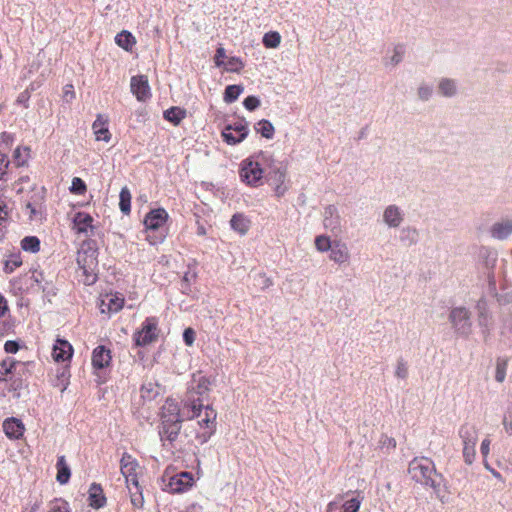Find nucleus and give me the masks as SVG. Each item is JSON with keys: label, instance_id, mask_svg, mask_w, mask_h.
Segmentation results:
<instances>
[{"label": "nucleus", "instance_id": "nucleus-1", "mask_svg": "<svg viewBox=\"0 0 512 512\" xmlns=\"http://www.w3.org/2000/svg\"><path fill=\"white\" fill-rule=\"evenodd\" d=\"M210 385L211 381L209 378L201 375L200 372L194 373L181 400V404L188 407L191 412L198 413V417H200L204 408V399L209 395Z\"/></svg>", "mask_w": 512, "mask_h": 512}, {"label": "nucleus", "instance_id": "nucleus-2", "mask_svg": "<svg viewBox=\"0 0 512 512\" xmlns=\"http://www.w3.org/2000/svg\"><path fill=\"white\" fill-rule=\"evenodd\" d=\"M408 472L414 481L435 491L439 490L444 481L442 474L436 471L433 461L426 457L414 458L409 463Z\"/></svg>", "mask_w": 512, "mask_h": 512}, {"label": "nucleus", "instance_id": "nucleus-3", "mask_svg": "<svg viewBox=\"0 0 512 512\" xmlns=\"http://www.w3.org/2000/svg\"><path fill=\"white\" fill-rule=\"evenodd\" d=\"M98 248L95 240H84L77 254V264L83 272V282L92 285L97 280Z\"/></svg>", "mask_w": 512, "mask_h": 512}, {"label": "nucleus", "instance_id": "nucleus-4", "mask_svg": "<svg viewBox=\"0 0 512 512\" xmlns=\"http://www.w3.org/2000/svg\"><path fill=\"white\" fill-rule=\"evenodd\" d=\"M448 320L451 324L456 336L467 339L472 333V313L465 306H457L451 308L448 315Z\"/></svg>", "mask_w": 512, "mask_h": 512}, {"label": "nucleus", "instance_id": "nucleus-5", "mask_svg": "<svg viewBox=\"0 0 512 512\" xmlns=\"http://www.w3.org/2000/svg\"><path fill=\"white\" fill-rule=\"evenodd\" d=\"M179 403L173 399L168 397L165 400V403L161 407L160 425H164L169 422H184L185 420H192L194 418H198V413L191 412L188 407Z\"/></svg>", "mask_w": 512, "mask_h": 512}, {"label": "nucleus", "instance_id": "nucleus-6", "mask_svg": "<svg viewBox=\"0 0 512 512\" xmlns=\"http://www.w3.org/2000/svg\"><path fill=\"white\" fill-rule=\"evenodd\" d=\"M167 220L168 213L164 208L152 209L146 214L143 221L146 230L157 233L156 235L149 234L147 236L151 244L155 245L164 241L166 234L162 231V228Z\"/></svg>", "mask_w": 512, "mask_h": 512}, {"label": "nucleus", "instance_id": "nucleus-7", "mask_svg": "<svg viewBox=\"0 0 512 512\" xmlns=\"http://www.w3.org/2000/svg\"><path fill=\"white\" fill-rule=\"evenodd\" d=\"M496 300L502 307L500 335L512 339V292L496 294Z\"/></svg>", "mask_w": 512, "mask_h": 512}, {"label": "nucleus", "instance_id": "nucleus-8", "mask_svg": "<svg viewBox=\"0 0 512 512\" xmlns=\"http://www.w3.org/2000/svg\"><path fill=\"white\" fill-rule=\"evenodd\" d=\"M266 178L269 185L273 186L277 197L285 194L287 191V187L284 184L286 180V167L282 163L271 164Z\"/></svg>", "mask_w": 512, "mask_h": 512}, {"label": "nucleus", "instance_id": "nucleus-9", "mask_svg": "<svg viewBox=\"0 0 512 512\" xmlns=\"http://www.w3.org/2000/svg\"><path fill=\"white\" fill-rule=\"evenodd\" d=\"M157 324L156 318H147L142 325V329L134 335L135 344L143 347L154 342L158 337Z\"/></svg>", "mask_w": 512, "mask_h": 512}, {"label": "nucleus", "instance_id": "nucleus-10", "mask_svg": "<svg viewBox=\"0 0 512 512\" xmlns=\"http://www.w3.org/2000/svg\"><path fill=\"white\" fill-rule=\"evenodd\" d=\"M263 169L258 162L244 160L240 169L241 180L250 186H258L263 178Z\"/></svg>", "mask_w": 512, "mask_h": 512}, {"label": "nucleus", "instance_id": "nucleus-11", "mask_svg": "<svg viewBox=\"0 0 512 512\" xmlns=\"http://www.w3.org/2000/svg\"><path fill=\"white\" fill-rule=\"evenodd\" d=\"M248 135L247 122L227 124L222 130V137L228 145H236L242 142Z\"/></svg>", "mask_w": 512, "mask_h": 512}, {"label": "nucleus", "instance_id": "nucleus-12", "mask_svg": "<svg viewBox=\"0 0 512 512\" xmlns=\"http://www.w3.org/2000/svg\"><path fill=\"white\" fill-rule=\"evenodd\" d=\"M478 315V325L482 329L484 341H487L491 333L492 314L489 311L488 303L485 297H481L476 303Z\"/></svg>", "mask_w": 512, "mask_h": 512}, {"label": "nucleus", "instance_id": "nucleus-13", "mask_svg": "<svg viewBox=\"0 0 512 512\" xmlns=\"http://www.w3.org/2000/svg\"><path fill=\"white\" fill-rule=\"evenodd\" d=\"M131 92L138 101L145 102L151 97V90L146 75H136L130 81Z\"/></svg>", "mask_w": 512, "mask_h": 512}, {"label": "nucleus", "instance_id": "nucleus-14", "mask_svg": "<svg viewBox=\"0 0 512 512\" xmlns=\"http://www.w3.org/2000/svg\"><path fill=\"white\" fill-rule=\"evenodd\" d=\"M489 234L493 239L507 240L512 235V218L502 217L494 222L489 229Z\"/></svg>", "mask_w": 512, "mask_h": 512}, {"label": "nucleus", "instance_id": "nucleus-15", "mask_svg": "<svg viewBox=\"0 0 512 512\" xmlns=\"http://www.w3.org/2000/svg\"><path fill=\"white\" fill-rule=\"evenodd\" d=\"M194 477L191 472H180L169 479L168 487L173 493H182L192 487Z\"/></svg>", "mask_w": 512, "mask_h": 512}, {"label": "nucleus", "instance_id": "nucleus-16", "mask_svg": "<svg viewBox=\"0 0 512 512\" xmlns=\"http://www.w3.org/2000/svg\"><path fill=\"white\" fill-rule=\"evenodd\" d=\"M24 362L18 361L13 357L7 356L0 361V383L9 381V376L22 372Z\"/></svg>", "mask_w": 512, "mask_h": 512}, {"label": "nucleus", "instance_id": "nucleus-17", "mask_svg": "<svg viewBox=\"0 0 512 512\" xmlns=\"http://www.w3.org/2000/svg\"><path fill=\"white\" fill-rule=\"evenodd\" d=\"M403 210L395 204L388 205L383 211V222L389 228H398L404 221Z\"/></svg>", "mask_w": 512, "mask_h": 512}, {"label": "nucleus", "instance_id": "nucleus-18", "mask_svg": "<svg viewBox=\"0 0 512 512\" xmlns=\"http://www.w3.org/2000/svg\"><path fill=\"white\" fill-rule=\"evenodd\" d=\"M323 225L331 232L338 233L341 229V217L335 205H328L323 212Z\"/></svg>", "mask_w": 512, "mask_h": 512}, {"label": "nucleus", "instance_id": "nucleus-19", "mask_svg": "<svg viewBox=\"0 0 512 512\" xmlns=\"http://www.w3.org/2000/svg\"><path fill=\"white\" fill-rule=\"evenodd\" d=\"M28 363L24 362L22 372L9 376L8 391L14 393V397H20V391L27 386Z\"/></svg>", "mask_w": 512, "mask_h": 512}, {"label": "nucleus", "instance_id": "nucleus-20", "mask_svg": "<svg viewBox=\"0 0 512 512\" xmlns=\"http://www.w3.org/2000/svg\"><path fill=\"white\" fill-rule=\"evenodd\" d=\"M73 355L72 345L64 339L58 338L53 345L52 357L56 362L70 360Z\"/></svg>", "mask_w": 512, "mask_h": 512}, {"label": "nucleus", "instance_id": "nucleus-21", "mask_svg": "<svg viewBox=\"0 0 512 512\" xmlns=\"http://www.w3.org/2000/svg\"><path fill=\"white\" fill-rule=\"evenodd\" d=\"M181 424L182 422H169L164 425H160L159 435L164 446L166 445V441L170 445H173L177 440L181 431Z\"/></svg>", "mask_w": 512, "mask_h": 512}, {"label": "nucleus", "instance_id": "nucleus-22", "mask_svg": "<svg viewBox=\"0 0 512 512\" xmlns=\"http://www.w3.org/2000/svg\"><path fill=\"white\" fill-rule=\"evenodd\" d=\"M111 351L104 345L97 346L92 353V365L95 369H103L110 365Z\"/></svg>", "mask_w": 512, "mask_h": 512}, {"label": "nucleus", "instance_id": "nucleus-23", "mask_svg": "<svg viewBox=\"0 0 512 512\" xmlns=\"http://www.w3.org/2000/svg\"><path fill=\"white\" fill-rule=\"evenodd\" d=\"M92 222L93 217L86 212H77L73 217V224L77 233L87 234L88 231H91L93 234L94 226Z\"/></svg>", "mask_w": 512, "mask_h": 512}, {"label": "nucleus", "instance_id": "nucleus-24", "mask_svg": "<svg viewBox=\"0 0 512 512\" xmlns=\"http://www.w3.org/2000/svg\"><path fill=\"white\" fill-rule=\"evenodd\" d=\"M3 430L8 438L18 439L24 433V425L21 420L12 417L4 421Z\"/></svg>", "mask_w": 512, "mask_h": 512}, {"label": "nucleus", "instance_id": "nucleus-25", "mask_svg": "<svg viewBox=\"0 0 512 512\" xmlns=\"http://www.w3.org/2000/svg\"><path fill=\"white\" fill-rule=\"evenodd\" d=\"M90 506L99 509L106 504V497L100 484L92 483L89 488Z\"/></svg>", "mask_w": 512, "mask_h": 512}, {"label": "nucleus", "instance_id": "nucleus-26", "mask_svg": "<svg viewBox=\"0 0 512 512\" xmlns=\"http://www.w3.org/2000/svg\"><path fill=\"white\" fill-rule=\"evenodd\" d=\"M438 92L446 98H452L458 93L457 82L451 78H441L438 82Z\"/></svg>", "mask_w": 512, "mask_h": 512}, {"label": "nucleus", "instance_id": "nucleus-27", "mask_svg": "<svg viewBox=\"0 0 512 512\" xmlns=\"http://www.w3.org/2000/svg\"><path fill=\"white\" fill-rule=\"evenodd\" d=\"M350 255L345 244L334 243L330 249L329 258L335 263L342 264L348 261Z\"/></svg>", "mask_w": 512, "mask_h": 512}, {"label": "nucleus", "instance_id": "nucleus-28", "mask_svg": "<svg viewBox=\"0 0 512 512\" xmlns=\"http://www.w3.org/2000/svg\"><path fill=\"white\" fill-rule=\"evenodd\" d=\"M418 238V230L414 227L406 226L400 230L399 240L404 246L410 247L416 245Z\"/></svg>", "mask_w": 512, "mask_h": 512}, {"label": "nucleus", "instance_id": "nucleus-29", "mask_svg": "<svg viewBox=\"0 0 512 512\" xmlns=\"http://www.w3.org/2000/svg\"><path fill=\"white\" fill-rule=\"evenodd\" d=\"M479 258L488 272H493L497 262V252L487 247H481L479 250Z\"/></svg>", "mask_w": 512, "mask_h": 512}, {"label": "nucleus", "instance_id": "nucleus-30", "mask_svg": "<svg viewBox=\"0 0 512 512\" xmlns=\"http://www.w3.org/2000/svg\"><path fill=\"white\" fill-rule=\"evenodd\" d=\"M205 416L203 419L197 422V425L200 428L206 429H215L216 430V418L217 412L213 409L210 404L204 405Z\"/></svg>", "mask_w": 512, "mask_h": 512}, {"label": "nucleus", "instance_id": "nucleus-31", "mask_svg": "<svg viewBox=\"0 0 512 512\" xmlns=\"http://www.w3.org/2000/svg\"><path fill=\"white\" fill-rule=\"evenodd\" d=\"M57 468V476L56 480L64 485L69 482L70 476H71V470L69 465L66 462L65 456H59L56 463Z\"/></svg>", "mask_w": 512, "mask_h": 512}, {"label": "nucleus", "instance_id": "nucleus-32", "mask_svg": "<svg viewBox=\"0 0 512 512\" xmlns=\"http://www.w3.org/2000/svg\"><path fill=\"white\" fill-rule=\"evenodd\" d=\"M250 223V220L241 213L234 214L230 220L231 228L241 235H244L248 232Z\"/></svg>", "mask_w": 512, "mask_h": 512}, {"label": "nucleus", "instance_id": "nucleus-33", "mask_svg": "<svg viewBox=\"0 0 512 512\" xmlns=\"http://www.w3.org/2000/svg\"><path fill=\"white\" fill-rule=\"evenodd\" d=\"M163 117L168 122L177 126L186 117V110L178 106H172L164 111Z\"/></svg>", "mask_w": 512, "mask_h": 512}, {"label": "nucleus", "instance_id": "nucleus-34", "mask_svg": "<svg viewBox=\"0 0 512 512\" xmlns=\"http://www.w3.org/2000/svg\"><path fill=\"white\" fill-rule=\"evenodd\" d=\"M116 44L126 51H130L135 45L136 40L131 32L123 30L115 36Z\"/></svg>", "mask_w": 512, "mask_h": 512}, {"label": "nucleus", "instance_id": "nucleus-35", "mask_svg": "<svg viewBox=\"0 0 512 512\" xmlns=\"http://www.w3.org/2000/svg\"><path fill=\"white\" fill-rule=\"evenodd\" d=\"M138 462L130 454L124 453L120 461L121 473L123 476H131V473L136 472Z\"/></svg>", "mask_w": 512, "mask_h": 512}, {"label": "nucleus", "instance_id": "nucleus-36", "mask_svg": "<svg viewBox=\"0 0 512 512\" xmlns=\"http://www.w3.org/2000/svg\"><path fill=\"white\" fill-rule=\"evenodd\" d=\"M93 130L96 135V140H102L105 142H109L111 139V134L105 126V122L102 121L101 116L99 115L97 119L93 123Z\"/></svg>", "mask_w": 512, "mask_h": 512}, {"label": "nucleus", "instance_id": "nucleus-37", "mask_svg": "<svg viewBox=\"0 0 512 512\" xmlns=\"http://www.w3.org/2000/svg\"><path fill=\"white\" fill-rule=\"evenodd\" d=\"M459 436L463 443H477V430L473 425L464 424L459 429Z\"/></svg>", "mask_w": 512, "mask_h": 512}, {"label": "nucleus", "instance_id": "nucleus-38", "mask_svg": "<svg viewBox=\"0 0 512 512\" xmlns=\"http://www.w3.org/2000/svg\"><path fill=\"white\" fill-rule=\"evenodd\" d=\"M140 394L144 400L151 401L159 394V385L152 381L144 382L141 385Z\"/></svg>", "mask_w": 512, "mask_h": 512}, {"label": "nucleus", "instance_id": "nucleus-39", "mask_svg": "<svg viewBox=\"0 0 512 512\" xmlns=\"http://www.w3.org/2000/svg\"><path fill=\"white\" fill-rule=\"evenodd\" d=\"M119 208L120 211L125 215H128L131 211V193L126 186L123 187L120 191Z\"/></svg>", "mask_w": 512, "mask_h": 512}, {"label": "nucleus", "instance_id": "nucleus-40", "mask_svg": "<svg viewBox=\"0 0 512 512\" xmlns=\"http://www.w3.org/2000/svg\"><path fill=\"white\" fill-rule=\"evenodd\" d=\"M255 130L257 131V133H260L261 136L266 139H272L274 136V132H275L273 124L269 120H266V119L260 120L256 124Z\"/></svg>", "mask_w": 512, "mask_h": 512}, {"label": "nucleus", "instance_id": "nucleus-41", "mask_svg": "<svg viewBox=\"0 0 512 512\" xmlns=\"http://www.w3.org/2000/svg\"><path fill=\"white\" fill-rule=\"evenodd\" d=\"M243 90L244 88L241 85H228L224 90L223 100L226 103H233L238 99Z\"/></svg>", "mask_w": 512, "mask_h": 512}, {"label": "nucleus", "instance_id": "nucleus-42", "mask_svg": "<svg viewBox=\"0 0 512 512\" xmlns=\"http://www.w3.org/2000/svg\"><path fill=\"white\" fill-rule=\"evenodd\" d=\"M21 248L26 252L36 253L40 250V240L36 236H26L21 240Z\"/></svg>", "mask_w": 512, "mask_h": 512}, {"label": "nucleus", "instance_id": "nucleus-43", "mask_svg": "<svg viewBox=\"0 0 512 512\" xmlns=\"http://www.w3.org/2000/svg\"><path fill=\"white\" fill-rule=\"evenodd\" d=\"M281 36L276 31H270L264 34L262 43L266 48H276L280 45Z\"/></svg>", "mask_w": 512, "mask_h": 512}, {"label": "nucleus", "instance_id": "nucleus-44", "mask_svg": "<svg viewBox=\"0 0 512 512\" xmlns=\"http://www.w3.org/2000/svg\"><path fill=\"white\" fill-rule=\"evenodd\" d=\"M508 366V360L503 358H498L496 361V372L495 379L497 382L502 383L506 377V370Z\"/></svg>", "mask_w": 512, "mask_h": 512}, {"label": "nucleus", "instance_id": "nucleus-45", "mask_svg": "<svg viewBox=\"0 0 512 512\" xmlns=\"http://www.w3.org/2000/svg\"><path fill=\"white\" fill-rule=\"evenodd\" d=\"M476 443H463V458L466 464L471 465L474 462Z\"/></svg>", "mask_w": 512, "mask_h": 512}, {"label": "nucleus", "instance_id": "nucleus-46", "mask_svg": "<svg viewBox=\"0 0 512 512\" xmlns=\"http://www.w3.org/2000/svg\"><path fill=\"white\" fill-rule=\"evenodd\" d=\"M22 260L19 255H11L4 263V272L6 274L12 273L16 268L21 266Z\"/></svg>", "mask_w": 512, "mask_h": 512}, {"label": "nucleus", "instance_id": "nucleus-47", "mask_svg": "<svg viewBox=\"0 0 512 512\" xmlns=\"http://www.w3.org/2000/svg\"><path fill=\"white\" fill-rule=\"evenodd\" d=\"M315 246L320 252H326L332 248L333 244L329 237L320 235L315 238Z\"/></svg>", "mask_w": 512, "mask_h": 512}, {"label": "nucleus", "instance_id": "nucleus-48", "mask_svg": "<svg viewBox=\"0 0 512 512\" xmlns=\"http://www.w3.org/2000/svg\"><path fill=\"white\" fill-rule=\"evenodd\" d=\"M129 493H130L131 504L133 505V507L138 508V509L143 508L144 497L142 494V490L140 488L135 489V491H133L131 489V492H129Z\"/></svg>", "mask_w": 512, "mask_h": 512}, {"label": "nucleus", "instance_id": "nucleus-49", "mask_svg": "<svg viewBox=\"0 0 512 512\" xmlns=\"http://www.w3.org/2000/svg\"><path fill=\"white\" fill-rule=\"evenodd\" d=\"M87 186L86 183L79 177H74L72 180V185L70 187V191L73 194L82 195L86 192Z\"/></svg>", "mask_w": 512, "mask_h": 512}, {"label": "nucleus", "instance_id": "nucleus-50", "mask_svg": "<svg viewBox=\"0 0 512 512\" xmlns=\"http://www.w3.org/2000/svg\"><path fill=\"white\" fill-rule=\"evenodd\" d=\"M417 95L421 101H428L433 95V87L423 83L418 87Z\"/></svg>", "mask_w": 512, "mask_h": 512}, {"label": "nucleus", "instance_id": "nucleus-51", "mask_svg": "<svg viewBox=\"0 0 512 512\" xmlns=\"http://www.w3.org/2000/svg\"><path fill=\"white\" fill-rule=\"evenodd\" d=\"M361 501L358 498H352L350 500L345 501L344 503L340 502L341 508H343L344 512H358L360 509Z\"/></svg>", "mask_w": 512, "mask_h": 512}, {"label": "nucleus", "instance_id": "nucleus-52", "mask_svg": "<svg viewBox=\"0 0 512 512\" xmlns=\"http://www.w3.org/2000/svg\"><path fill=\"white\" fill-rule=\"evenodd\" d=\"M395 376L399 379H406L408 377V365L403 358H398Z\"/></svg>", "mask_w": 512, "mask_h": 512}, {"label": "nucleus", "instance_id": "nucleus-53", "mask_svg": "<svg viewBox=\"0 0 512 512\" xmlns=\"http://www.w3.org/2000/svg\"><path fill=\"white\" fill-rule=\"evenodd\" d=\"M404 53H405L404 46L403 45H397L394 48L393 55L390 58V63L393 66L398 65L403 60Z\"/></svg>", "mask_w": 512, "mask_h": 512}, {"label": "nucleus", "instance_id": "nucleus-54", "mask_svg": "<svg viewBox=\"0 0 512 512\" xmlns=\"http://www.w3.org/2000/svg\"><path fill=\"white\" fill-rule=\"evenodd\" d=\"M260 99L254 95L247 96L243 101V106L248 111H254L260 106Z\"/></svg>", "mask_w": 512, "mask_h": 512}, {"label": "nucleus", "instance_id": "nucleus-55", "mask_svg": "<svg viewBox=\"0 0 512 512\" xmlns=\"http://www.w3.org/2000/svg\"><path fill=\"white\" fill-rule=\"evenodd\" d=\"M503 426L505 432L512 436V403L507 407L506 414L503 418Z\"/></svg>", "mask_w": 512, "mask_h": 512}, {"label": "nucleus", "instance_id": "nucleus-56", "mask_svg": "<svg viewBox=\"0 0 512 512\" xmlns=\"http://www.w3.org/2000/svg\"><path fill=\"white\" fill-rule=\"evenodd\" d=\"M225 65L227 70L232 72H237L244 66L243 62L238 57H230Z\"/></svg>", "mask_w": 512, "mask_h": 512}, {"label": "nucleus", "instance_id": "nucleus-57", "mask_svg": "<svg viewBox=\"0 0 512 512\" xmlns=\"http://www.w3.org/2000/svg\"><path fill=\"white\" fill-rule=\"evenodd\" d=\"M124 304V299L114 297L109 299V303L107 304V308L109 312H118L122 309Z\"/></svg>", "mask_w": 512, "mask_h": 512}, {"label": "nucleus", "instance_id": "nucleus-58", "mask_svg": "<svg viewBox=\"0 0 512 512\" xmlns=\"http://www.w3.org/2000/svg\"><path fill=\"white\" fill-rule=\"evenodd\" d=\"M215 429H206L201 433L196 434V439L200 444H205L215 434Z\"/></svg>", "mask_w": 512, "mask_h": 512}, {"label": "nucleus", "instance_id": "nucleus-59", "mask_svg": "<svg viewBox=\"0 0 512 512\" xmlns=\"http://www.w3.org/2000/svg\"><path fill=\"white\" fill-rule=\"evenodd\" d=\"M197 277V274L195 271H192L190 268L188 271L184 273V276L182 278V288L188 289L190 286L191 281H194Z\"/></svg>", "mask_w": 512, "mask_h": 512}, {"label": "nucleus", "instance_id": "nucleus-60", "mask_svg": "<svg viewBox=\"0 0 512 512\" xmlns=\"http://www.w3.org/2000/svg\"><path fill=\"white\" fill-rule=\"evenodd\" d=\"M183 341L187 346H192L195 341V331L193 328L188 327L183 332Z\"/></svg>", "mask_w": 512, "mask_h": 512}, {"label": "nucleus", "instance_id": "nucleus-61", "mask_svg": "<svg viewBox=\"0 0 512 512\" xmlns=\"http://www.w3.org/2000/svg\"><path fill=\"white\" fill-rule=\"evenodd\" d=\"M20 344L18 341L15 340H8L4 344V350L8 354H15L19 351Z\"/></svg>", "mask_w": 512, "mask_h": 512}, {"label": "nucleus", "instance_id": "nucleus-62", "mask_svg": "<svg viewBox=\"0 0 512 512\" xmlns=\"http://www.w3.org/2000/svg\"><path fill=\"white\" fill-rule=\"evenodd\" d=\"M488 278V290L489 293L496 298V294H499L496 291V280L493 272H487Z\"/></svg>", "mask_w": 512, "mask_h": 512}, {"label": "nucleus", "instance_id": "nucleus-63", "mask_svg": "<svg viewBox=\"0 0 512 512\" xmlns=\"http://www.w3.org/2000/svg\"><path fill=\"white\" fill-rule=\"evenodd\" d=\"M14 141V136L11 133L8 132H2L0 134V145L5 146L6 148H9Z\"/></svg>", "mask_w": 512, "mask_h": 512}, {"label": "nucleus", "instance_id": "nucleus-64", "mask_svg": "<svg viewBox=\"0 0 512 512\" xmlns=\"http://www.w3.org/2000/svg\"><path fill=\"white\" fill-rule=\"evenodd\" d=\"M124 477L126 479L127 488L129 492H131L132 486L134 487V489L140 488L136 472L131 473V476Z\"/></svg>", "mask_w": 512, "mask_h": 512}]
</instances>
